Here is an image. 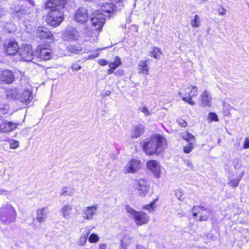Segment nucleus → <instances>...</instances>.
Instances as JSON below:
<instances>
[{"label": "nucleus", "mask_w": 249, "mask_h": 249, "mask_svg": "<svg viewBox=\"0 0 249 249\" xmlns=\"http://www.w3.org/2000/svg\"><path fill=\"white\" fill-rule=\"evenodd\" d=\"M8 194V191L0 188V195H6Z\"/></svg>", "instance_id": "864d4df0"}, {"label": "nucleus", "mask_w": 249, "mask_h": 249, "mask_svg": "<svg viewBox=\"0 0 249 249\" xmlns=\"http://www.w3.org/2000/svg\"><path fill=\"white\" fill-rule=\"evenodd\" d=\"M182 138L184 140L188 142V143L191 142L194 143L195 142V138L194 136L188 132H186L183 134Z\"/></svg>", "instance_id": "7c9ffc66"}, {"label": "nucleus", "mask_w": 249, "mask_h": 249, "mask_svg": "<svg viewBox=\"0 0 249 249\" xmlns=\"http://www.w3.org/2000/svg\"><path fill=\"white\" fill-rule=\"evenodd\" d=\"M0 132L2 133H9L15 130L18 125V124L11 121H8L2 119L0 117Z\"/></svg>", "instance_id": "ddd939ff"}, {"label": "nucleus", "mask_w": 249, "mask_h": 249, "mask_svg": "<svg viewBox=\"0 0 249 249\" xmlns=\"http://www.w3.org/2000/svg\"><path fill=\"white\" fill-rule=\"evenodd\" d=\"M122 64V62L119 57L116 56L113 62L108 63V66L112 69L115 70Z\"/></svg>", "instance_id": "c756f323"}, {"label": "nucleus", "mask_w": 249, "mask_h": 249, "mask_svg": "<svg viewBox=\"0 0 249 249\" xmlns=\"http://www.w3.org/2000/svg\"><path fill=\"white\" fill-rule=\"evenodd\" d=\"M200 103L201 106L210 107L211 105L212 98L211 95L208 90H204L200 95Z\"/></svg>", "instance_id": "412c9836"}, {"label": "nucleus", "mask_w": 249, "mask_h": 249, "mask_svg": "<svg viewBox=\"0 0 249 249\" xmlns=\"http://www.w3.org/2000/svg\"><path fill=\"white\" fill-rule=\"evenodd\" d=\"M198 209H200L202 211H208V212H209L208 209H207V208H205L203 206H198V207L194 206L193 208H192V211H198L199 213H200V212L198 210Z\"/></svg>", "instance_id": "37998d69"}, {"label": "nucleus", "mask_w": 249, "mask_h": 249, "mask_svg": "<svg viewBox=\"0 0 249 249\" xmlns=\"http://www.w3.org/2000/svg\"><path fill=\"white\" fill-rule=\"evenodd\" d=\"M136 249H146V248L142 246L137 245L136 246Z\"/></svg>", "instance_id": "bf43d9fd"}, {"label": "nucleus", "mask_w": 249, "mask_h": 249, "mask_svg": "<svg viewBox=\"0 0 249 249\" xmlns=\"http://www.w3.org/2000/svg\"><path fill=\"white\" fill-rule=\"evenodd\" d=\"M114 69H112L109 68V69L107 70V73L108 74H111L114 72Z\"/></svg>", "instance_id": "13d9d810"}, {"label": "nucleus", "mask_w": 249, "mask_h": 249, "mask_svg": "<svg viewBox=\"0 0 249 249\" xmlns=\"http://www.w3.org/2000/svg\"><path fill=\"white\" fill-rule=\"evenodd\" d=\"M123 71L122 70H118V71H116V72L115 73V74L121 75L123 74Z\"/></svg>", "instance_id": "4d7b16f0"}, {"label": "nucleus", "mask_w": 249, "mask_h": 249, "mask_svg": "<svg viewBox=\"0 0 249 249\" xmlns=\"http://www.w3.org/2000/svg\"><path fill=\"white\" fill-rule=\"evenodd\" d=\"M71 68L72 69L77 71L81 69V66L76 63H74L71 65Z\"/></svg>", "instance_id": "3c124183"}, {"label": "nucleus", "mask_w": 249, "mask_h": 249, "mask_svg": "<svg viewBox=\"0 0 249 249\" xmlns=\"http://www.w3.org/2000/svg\"><path fill=\"white\" fill-rule=\"evenodd\" d=\"M243 174H244V172H243L242 173L241 177L239 178L233 179L230 180V181L228 182V185H229L230 186H231V187H235L237 186L238 185L239 182L240 180V178L242 177V176H243Z\"/></svg>", "instance_id": "c9c22d12"}, {"label": "nucleus", "mask_w": 249, "mask_h": 249, "mask_svg": "<svg viewBox=\"0 0 249 249\" xmlns=\"http://www.w3.org/2000/svg\"><path fill=\"white\" fill-rule=\"evenodd\" d=\"M193 215L194 216V217H196L197 215V213L196 212H194L193 213Z\"/></svg>", "instance_id": "052dcab7"}, {"label": "nucleus", "mask_w": 249, "mask_h": 249, "mask_svg": "<svg viewBox=\"0 0 249 249\" xmlns=\"http://www.w3.org/2000/svg\"><path fill=\"white\" fill-rule=\"evenodd\" d=\"M135 185L139 196H144L146 195L149 186L147 182L145 180L143 179L136 180Z\"/></svg>", "instance_id": "4468645a"}, {"label": "nucleus", "mask_w": 249, "mask_h": 249, "mask_svg": "<svg viewBox=\"0 0 249 249\" xmlns=\"http://www.w3.org/2000/svg\"><path fill=\"white\" fill-rule=\"evenodd\" d=\"M98 207L97 204L84 207L82 210L83 218L88 220L93 219L97 214Z\"/></svg>", "instance_id": "9b49d317"}, {"label": "nucleus", "mask_w": 249, "mask_h": 249, "mask_svg": "<svg viewBox=\"0 0 249 249\" xmlns=\"http://www.w3.org/2000/svg\"><path fill=\"white\" fill-rule=\"evenodd\" d=\"M194 148V143L192 142L188 143V144L183 147V151L186 154L190 153Z\"/></svg>", "instance_id": "f704fd0d"}, {"label": "nucleus", "mask_w": 249, "mask_h": 249, "mask_svg": "<svg viewBox=\"0 0 249 249\" xmlns=\"http://www.w3.org/2000/svg\"><path fill=\"white\" fill-rule=\"evenodd\" d=\"M89 18V13L87 10L83 7H80L75 13L74 19L76 21L79 23L86 22Z\"/></svg>", "instance_id": "f8f14e48"}, {"label": "nucleus", "mask_w": 249, "mask_h": 249, "mask_svg": "<svg viewBox=\"0 0 249 249\" xmlns=\"http://www.w3.org/2000/svg\"><path fill=\"white\" fill-rule=\"evenodd\" d=\"M99 54L98 53H92L89 55V58H95L98 57Z\"/></svg>", "instance_id": "5fc2aeb1"}, {"label": "nucleus", "mask_w": 249, "mask_h": 249, "mask_svg": "<svg viewBox=\"0 0 249 249\" xmlns=\"http://www.w3.org/2000/svg\"><path fill=\"white\" fill-rule=\"evenodd\" d=\"M19 143L17 141L13 140L12 142L10 143V148L11 149H16L18 146Z\"/></svg>", "instance_id": "c03bdc74"}, {"label": "nucleus", "mask_w": 249, "mask_h": 249, "mask_svg": "<svg viewBox=\"0 0 249 249\" xmlns=\"http://www.w3.org/2000/svg\"><path fill=\"white\" fill-rule=\"evenodd\" d=\"M125 210L128 213L129 217L132 218L137 225H142L149 221V216L143 212L135 211L128 205L125 206Z\"/></svg>", "instance_id": "39448f33"}, {"label": "nucleus", "mask_w": 249, "mask_h": 249, "mask_svg": "<svg viewBox=\"0 0 249 249\" xmlns=\"http://www.w3.org/2000/svg\"><path fill=\"white\" fill-rule=\"evenodd\" d=\"M99 240V236L95 233H91L89 237V241L90 243H96Z\"/></svg>", "instance_id": "4c0bfd02"}, {"label": "nucleus", "mask_w": 249, "mask_h": 249, "mask_svg": "<svg viewBox=\"0 0 249 249\" xmlns=\"http://www.w3.org/2000/svg\"><path fill=\"white\" fill-rule=\"evenodd\" d=\"M142 166L140 160L132 159L129 161L123 168V172L125 174H134L139 170Z\"/></svg>", "instance_id": "9d476101"}, {"label": "nucleus", "mask_w": 249, "mask_h": 249, "mask_svg": "<svg viewBox=\"0 0 249 249\" xmlns=\"http://www.w3.org/2000/svg\"><path fill=\"white\" fill-rule=\"evenodd\" d=\"M66 0H49L46 7L50 9L48 13L47 21L52 26H58L63 20L62 10L65 7Z\"/></svg>", "instance_id": "f257e3e1"}, {"label": "nucleus", "mask_w": 249, "mask_h": 249, "mask_svg": "<svg viewBox=\"0 0 249 249\" xmlns=\"http://www.w3.org/2000/svg\"><path fill=\"white\" fill-rule=\"evenodd\" d=\"M49 213V209L47 207L38 209L36 215V218L38 222L42 223L45 222L47 214Z\"/></svg>", "instance_id": "b1692460"}, {"label": "nucleus", "mask_w": 249, "mask_h": 249, "mask_svg": "<svg viewBox=\"0 0 249 249\" xmlns=\"http://www.w3.org/2000/svg\"><path fill=\"white\" fill-rule=\"evenodd\" d=\"M36 34L40 39H53V35L50 30L44 27H38L36 31Z\"/></svg>", "instance_id": "aec40b11"}, {"label": "nucleus", "mask_w": 249, "mask_h": 249, "mask_svg": "<svg viewBox=\"0 0 249 249\" xmlns=\"http://www.w3.org/2000/svg\"><path fill=\"white\" fill-rule=\"evenodd\" d=\"M146 166L156 178H160V166L157 161L155 160H149L146 163Z\"/></svg>", "instance_id": "6ab92c4d"}, {"label": "nucleus", "mask_w": 249, "mask_h": 249, "mask_svg": "<svg viewBox=\"0 0 249 249\" xmlns=\"http://www.w3.org/2000/svg\"><path fill=\"white\" fill-rule=\"evenodd\" d=\"M161 53V51L160 49L157 47H154L151 51L150 55L156 59H159Z\"/></svg>", "instance_id": "473e14b6"}, {"label": "nucleus", "mask_w": 249, "mask_h": 249, "mask_svg": "<svg viewBox=\"0 0 249 249\" xmlns=\"http://www.w3.org/2000/svg\"><path fill=\"white\" fill-rule=\"evenodd\" d=\"M22 88V84L18 86L16 88L13 89H9L5 91V96L9 99L19 98V94Z\"/></svg>", "instance_id": "4be33fe9"}, {"label": "nucleus", "mask_w": 249, "mask_h": 249, "mask_svg": "<svg viewBox=\"0 0 249 249\" xmlns=\"http://www.w3.org/2000/svg\"><path fill=\"white\" fill-rule=\"evenodd\" d=\"M100 249H107V245L106 244H101L99 245Z\"/></svg>", "instance_id": "6e6d98bb"}, {"label": "nucleus", "mask_w": 249, "mask_h": 249, "mask_svg": "<svg viewBox=\"0 0 249 249\" xmlns=\"http://www.w3.org/2000/svg\"><path fill=\"white\" fill-rule=\"evenodd\" d=\"M20 55L23 60L26 61H31L34 58V54L31 46L25 45L21 49Z\"/></svg>", "instance_id": "f3484780"}, {"label": "nucleus", "mask_w": 249, "mask_h": 249, "mask_svg": "<svg viewBox=\"0 0 249 249\" xmlns=\"http://www.w3.org/2000/svg\"><path fill=\"white\" fill-rule=\"evenodd\" d=\"M184 163L185 165L187 166L189 169H193V164L190 160H189L185 159L184 160Z\"/></svg>", "instance_id": "a18cd8bd"}, {"label": "nucleus", "mask_w": 249, "mask_h": 249, "mask_svg": "<svg viewBox=\"0 0 249 249\" xmlns=\"http://www.w3.org/2000/svg\"><path fill=\"white\" fill-rule=\"evenodd\" d=\"M130 239L127 237H124L121 240V249H126V247L130 244Z\"/></svg>", "instance_id": "e433bc0d"}, {"label": "nucleus", "mask_w": 249, "mask_h": 249, "mask_svg": "<svg viewBox=\"0 0 249 249\" xmlns=\"http://www.w3.org/2000/svg\"><path fill=\"white\" fill-rule=\"evenodd\" d=\"M178 193L181 194V191H178Z\"/></svg>", "instance_id": "0e129e2a"}, {"label": "nucleus", "mask_w": 249, "mask_h": 249, "mask_svg": "<svg viewBox=\"0 0 249 249\" xmlns=\"http://www.w3.org/2000/svg\"><path fill=\"white\" fill-rule=\"evenodd\" d=\"M178 95L183 101L194 106L196 103L192 100V98L197 96V88L196 86L192 85L184 86L180 89Z\"/></svg>", "instance_id": "20e7f679"}, {"label": "nucleus", "mask_w": 249, "mask_h": 249, "mask_svg": "<svg viewBox=\"0 0 249 249\" xmlns=\"http://www.w3.org/2000/svg\"><path fill=\"white\" fill-rule=\"evenodd\" d=\"M208 119L211 121L217 122L218 121V117L217 115L214 113H210L208 115Z\"/></svg>", "instance_id": "ea45409f"}, {"label": "nucleus", "mask_w": 249, "mask_h": 249, "mask_svg": "<svg viewBox=\"0 0 249 249\" xmlns=\"http://www.w3.org/2000/svg\"><path fill=\"white\" fill-rule=\"evenodd\" d=\"M109 17L110 15H106L97 10L93 14L92 17L91 18V21L96 30H100L105 23L106 18H109Z\"/></svg>", "instance_id": "6e6552de"}, {"label": "nucleus", "mask_w": 249, "mask_h": 249, "mask_svg": "<svg viewBox=\"0 0 249 249\" xmlns=\"http://www.w3.org/2000/svg\"><path fill=\"white\" fill-rule=\"evenodd\" d=\"M154 204H155V202H152L150 203V204L145 205L144 207V209H146V210H149V212H153V211H154L153 206H154Z\"/></svg>", "instance_id": "79ce46f5"}, {"label": "nucleus", "mask_w": 249, "mask_h": 249, "mask_svg": "<svg viewBox=\"0 0 249 249\" xmlns=\"http://www.w3.org/2000/svg\"><path fill=\"white\" fill-rule=\"evenodd\" d=\"M98 63L101 66H105L108 64V62L107 60L101 59L98 60Z\"/></svg>", "instance_id": "603ef678"}, {"label": "nucleus", "mask_w": 249, "mask_h": 249, "mask_svg": "<svg viewBox=\"0 0 249 249\" xmlns=\"http://www.w3.org/2000/svg\"><path fill=\"white\" fill-rule=\"evenodd\" d=\"M17 218L15 208L10 204H6L0 208V220L5 224L14 222Z\"/></svg>", "instance_id": "7ed1b4c3"}, {"label": "nucleus", "mask_w": 249, "mask_h": 249, "mask_svg": "<svg viewBox=\"0 0 249 249\" xmlns=\"http://www.w3.org/2000/svg\"><path fill=\"white\" fill-rule=\"evenodd\" d=\"M244 148L245 149L249 148V137L246 138L245 139L244 144Z\"/></svg>", "instance_id": "09e8293b"}, {"label": "nucleus", "mask_w": 249, "mask_h": 249, "mask_svg": "<svg viewBox=\"0 0 249 249\" xmlns=\"http://www.w3.org/2000/svg\"><path fill=\"white\" fill-rule=\"evenodd\" d=\"M217 11L219 15H224L226 14V10L222 7L218 8Z\"/></svg>", "instance_id": "8fccbe9b"}, {"label": "nucleus", "mask_w": 249, "mask_h": 249, "mask_svg": "<svg viewBox=\"0 0 249 249\" xmlns=\"http://www.w3.org/2000/svg\"><path fill=\"white\" fill-rule=\"evenodd\" d=\"M74 192L73 189H68V187H64L61 189V192H60V195L66 196L68 195H71Z\"/></svg>", "instance_id": "72a5a7b5"}, {"label": "nucleus", "mask_w": 249, "mask_h": 249, "mask_svg": "<svg viewBox=\"0 0 249 249\" xmlns=\"http://www.w3.org/2000/svg\"><path fill=\"white\" fill-rule=\"evenodd\" d=\"M89 233V230H87L84 233L81 234L77 243L78 245L83 246L86 243Z\"/></svg>", "instance_id": "cd10ccee"}, {"label": "nucleus", "mask_w": 249, "mask_h": 249, "mask_svg": "<svg viewBox=\"0 0 249 249\" xmlns=\"http://www.w3.org/2000/svg\"><path fill=\"white\" fill-rule=\"evenodd\" d=\"M209 216L208 215L203 214L202 213H201V215L199 217V221H206L208 220Z\"/></svg>", "instance_id": "49530a36"}, {"label": "nucleus", "mask_w": 249, "mask_h": 249, "mask_svg": "<svg viewBox=\"0 0 249 249\" xmlns=\"http://www.w3.org/2000/svg\"><path fill=\"white\" fill-rule=\"evenodd\" d=\"M123 7V4H120V2H118V1L116 2V4H114L113 2H107L101 6V9L99 11L104 14H107V15H109V14L120 10Z\"/></svg>", "instance_id": "1a4fd4ad"}, {"label": "nucleus", "mask_w": 249, "mask_h": 249, "mask_svg": "<svg viewBox=\"0 0 249 249\" xmlns=\"http://www.w3.org/2000/svg\"><path fill=\"white\" fill-rule=\"evenodd\" d=\"M67 50L69 52L74 54H80L82 52V48L79 46L70 45L67 47Z\"/></svg>", "instance_id": "c85d7f7f"}, {"label": "nucleus", "mask_w": 249, "mask_h": 249, "mask_svg": "<svg viewBox=\"0 0 249 249\" xmlns=\"http://www.w3.org/2000/svg\"><path fill=\"white\" fill-rule=\"evenodd\" d=\"M21 84H22V88H21V90H19L20 93L18 99L21 102L25 103L26 105H28L33 98L31 86L26 82L24 83L21 82Z\"/></svg>", "instance_id": "0eeeda50"}, {"label": "nucleus", "mask_w": 249, "mask_h": 249, "mask_svg": "<svg viewBox=\"0 0 249 249\" xmlns=\"http://www.w3.org/2000/svg\"><path fill=\"white\" fill-rule=\"evenodd\" d=\"M73 209V206L71 204H66L61 208L60 211L63 217L65 219H68Z\"/></svg>", "instance_id": "bb28decb"}, {"label": "nucleus", "mask_w": 249, "mask_h": 249, "mask_svg": "<svg viewBox=\"0 0 249 249\" xmlns=\"http://www.w3.org/2000/svg\"><path fill=\"white\" fill-rule=\"evenodd\" d=\"M242 160L239 158H236L233 160V166L235 169H238L242 166Z\"/></svg>", "instance_id": "58836bf2"}, {"label": "nucleus", "mask_w": 249, "mask_h": 249, "mask_svg": "<svg viewBox=\"0 0 249 249\" xmlns=\"http://www.w3.org/2000/svg\"><path fill=\"white\" fill-rule=\"evenodd\" d=\"M148 60L140 61L138 64V70L140 73L148 74L149 67L147 64Z\"/></svg>", "instance_id": "a878e982"}, {"label": "nucleus", "mask_w": 249, "mask_h": 249, "mask_svg": "<svg viewBox=\"0 0 249 249\" xmlns=\"http://www.w3.org/2000/svg\"><path fill=\"white\" fill-rule=\"evenodd\" d=\"M144 132V126L143 124H139L133 125L131 132L132 138H137L140 137Z\"/></svg>", "instance_id": "5701e85b"}, {"label": "nucleus", "mask_w": 249, "mask_h": 249, "mask_svg": "<svg viewBox=\"0 0 249 249\" xmlns=\"http://www.w3.org/2000/svg\"><path fill=\"white\" fill-rule=\"evenodd\" d=\"M135 28H136L138 29V28H137V26H135Z\"/></svg>", "instance_id": "69168bd1"}, {"label": "nucleus", "mask_w": 249, "mask_h": 249, "mask_svg": "<svg viewBox=\"0 0 249 249\" xmlns=\"http://www.w3.org/2000/svg\"><path fill=\"white\" fill-rule=\"evenodd\" d=\"M6 50L8 55H14L18 52L19 46L16 41H11L7 45Z\"/></svg>", "instance_id": "393cba45"}, {"label": "nucleus", "mask_w": 249, "mask_h": 249, "mask_svg": "<svg viewBox=\"0 0 249 249\" xmlns=\"http://www.w3.org/2000/svg\"><path fill=\"white\" fill-rule=\"evenodd\" d=\"M36 55L42 60H48L51 59L53 54L51 50L40 47L37 49Z\"/></svg>", "instance_id": "2eb2a0df"}, {"label": "nucleus", "mask_w": 249, "mask_h": 249, "mask_svg": "<svg viewBox=\"0 0 249 249\" xmlns=\"http://www.w3.org/2000/svg\"><path fill=\"white\" fill-rule=\"evenodd\" d=\"M24 1L26 3L19 6L15 7L14 8L15 14L19 18L33 12L35 7V2L33 0H24Z\"/></svg>", "instance_id": "423d86ee"}, {"label": "nucleus", "mask_w": 249, "mask_h": 249, "mask_svg": "<svg viewBox=\"0 0 249 249\" xmlns=\"http://www.w3.org/2000/svg\"><path fill=\"white\" fill-rule=\"evenodd\" d=\"M191 25L194 28H197L200 26L199 17L197 15H196L194 18L191 19Z\"/></svg>", "instance_id": "2f4dec72"}, {"label": "nucleus", "mask_w": 249, "mask_h": 249, "mask_svg": "<svg viewBox=\"0 0 249 249\" xmlns=\"http://www.w3.org/2000/svg\"><path fill=\"white\" fill-rule=\"evenodd\" d=\"M178 123L182 127H186L187 125V123L184 120L180 119L178 121Z\"/></svg>", "instance_id": "de8ad7c7"}, {"label": "nucleus", "mask_w": 249, "mask_h": 249, "mask_svg": "<svg viewBox=\"0 0 249 249\" xmlns=\"http://www.w3.org/2000/svg\"><path fill=\"white\" fill-rule=\"evenodd\" d=\"M79 36V34L76 28L72 26H68L63 35V38L66 40H77Z\"/></svg>", "instance_id": "dca6fc26"}, {"label": "nucleus", "mask_w": 249, "mask_h": 249, "mask_svg": "<svg viewBox=\"0 0 249 249\" xmlns=\"http://www.w3.org/2000/svg\"><path fill=\"white\" fill-rule=\"evenodd\" d=\"M165 145L166 139L159 134L153 136L147 142H142L143 150L148 155L160 153Z\"/></svg>", "instance_id": "f03ea898"}, {"label": "nucleus", "mask_w": 249, "mask_h": 249, "mask_svg": "<svg viewBox=\"0 0 249 249\" xmlns=\"http://www.w3.org/2000/svg\"><path fill=\"white\" fill-rule=\"evenodd\" d=\"M202 1H203L204 2H206V1H207V0H202Z\"/></svg>", "instance_id": "e2e57ef3"}, {"label": "nucleus", "mask_w": 249, "mask_h": 249, "mask_svg": "<svg viewBox=\"0 0 249 249\" xmlns=\"http://www.w3.org/2000/svg\"><path fill=\"white\" fill-rule=\"evenodd\" d=\"M139 110H141V111L144 114V115L147 116L150 115V113L148 110V108L146 107H140L139 108Z\"/></svg>", "instance_id": "a19ab883"}, {"label": "nucleus", "mask_w": 249, "mask_h": 249, "mask_svg": "<svg viewBox=\"0 0 249 249\" xmlns=\"http://www.w3.org/2000/svg\"><path fill=\"white\" fill-rule=\"evenodd\" d=\"M14 79V75L11 71L0 69V81L10 84L13 82Z\"/></svg>", "instance_id": "a211bd4d"}, {"label": "nucleus", "mask_w": 249, "mask_h": 249, "mask_svg": "<svg viewBox=\"0 0 249 249\" xmlns=\"http://www.w3.org/2000/svg\"><path fill=\"white\" fill-rule=\"evenodd\" d=\"M176 196L178 197V199H181V195H180L179 196H178V193H176Z\"/></svg>", "instance_id": "680f3d73"}]
</instances>
